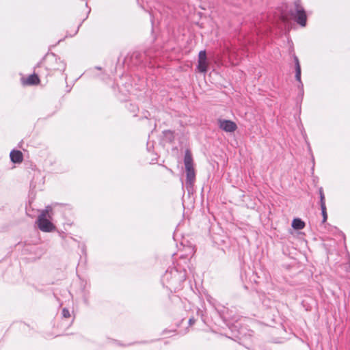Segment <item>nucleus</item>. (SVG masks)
I'll return each instance as SVG.
<instances>
[{
	"label": "nucleus",
	"instance_id": "14",
	"mask_svg": "<svg viewBox=\"0 0 350 350\" xmlns=\"http://www.w3.org/2000/svg\"><path fill=\"white\" fill-rule=\"evenodd\" d=\"M170 273L176 275H177L178 273V271L176 269H172L170 271Z\"/></svg>",
	"mask_w": 350,
	"mask_h": 350
},
{
	"label": "nucleus",
	"instance_id": "11",
	"mask_svg": "<svg viewBox=\"0 0 350 350\" xmlns=\"http://www.w3.org/2000/svg\"><path fill=\"white\" fill-rule=\"evenodd\" d=\"M321 209L322 215H323V221H322V222L325 223L327 221V211H326V206L325 205L321 206Z\"/></svg>",
	"mask_w": 350,
	"mask_h": 350
},
{
	"label": "nucleus",
	"instance_id": "18",
	"mask_svg": "<svg viewBox=\"0 0 350 350\" xmlns=\"http://www.w3.org/2000/svg\"><path fill=\"white\" fill-rule=\"evenodd\" d=\"M167 275H168V273H167V272H166V273H165V277H167Z\"/></svg>",
	"mask_w": 350,
	"mask_h": 350
},
{
	"label": "nucleus",
	"instance_id": "10",
	"mask_svg": "<svg viewBox=\"0 0 350 350\" xmlns=\"http://www.w3.org/2000/svg\"><path fill=\"white\" fill-rule=\"evenodd\" d=\"M319 196H320V205L321 206L325 205V195H324L323 190L322 187L319 188Z\"/></svg>",
	"mask_w": 350,
	"mask_h": 350
},
{
	"label": "nucleus",
	"instance_id": "2",
	"mask_svg": "<svg viewBox=\"0 0 350 350\" xmlns=\"http://www.w3.org/2000/svg\"><path fill=\"white\" fill-rule=\"evenodd\" d=\"M184 163L186 170V187L189 191L196 180V172L193 168L192 155L189 150H186L184 157Z\"/></svg>",
	"mask_w": 350,
	"mask_h": 350
},
{
	"label": "nucleus",
	"instance_id": "17",
	"mask_svg": "<svg viewBox=\"0 0 350 350\" xmlns=\"http://www.w3.org/2000/svg\"><path fill=\"white\" fill-rule=\"evenodd\" d=\"M180 279H181V280H185V275H183L180 277Z\"/></svg>",
	"mask_w": 350,
	"mask_h": 350
},
{
	"label": "nucleus",
	"instance_id": "16",
	"mask_svg": "<svg viewBox=\"0 0 350 350\" xmlns=\"http://www.w3.org/2000/svg\"><path fill=\"white\" fill-rule=\"evenodd\" d=\"M282 21H283L284 23H285V22H286V21H287L286 17H285V16H282Z\"/></svg>",
	"mask_w": 350,
	"mask_h": 350
},
{
	"label": "nucleus",
	"instance_id": "4",
	"mask_svg": "<svg viewBox=\"0 0 350 350\" xmlns=\"http://www.w3.org/2000/svg\"><path fill=\"white\" fill-rule=\"evenodd\" d=\"M208 63L207 62L205 51H200L198 54V70L199 72L206 73L207 72Z\"/></svg>",
	"mask_w": 350,
	"mask_h": 350
},
{
	"label": "nucleus",
	"instance_id": "1",
	"mask_svg": "<svg viewBox=\"0 0 350 350\" xmlns=\"http://www.w3.org/2000/svg\"><path fill=\"white\" fill-rule=\"evenodd\" d=\"M53 216V208L51 206H47L44 210L38 217L36 224L38 228L42 232H51L55 230V226L51 221Z\"/></svg>",
	"mask_w": 350,
	"mask_h": 350
},
{
	"label": "nucleus",
	"instance_id": "6",
	"mask_svg": "<svg viewBox=\"0 0 350 350\" xmlns=\"http://www.w3.org/2000/svg\"><path fill=\"white\" fill-rule=\"evenodd\" d=\"M10 159L13 163H20L23 161V154L20 150H12L10 154Z\"/></svg>",
	"mask_w": 350,
	"mask_h": 350
},
{
	"label": "nucleus",
	"instance_id": "12",
	"mask_svg": "<svg viewBox=\"0 0 350 350\" xmlns=\"http://www.w3.org/2000/svg\"><path fill=\"white\" fill-rule=\"evenodd\" d=\"M62 315H63V317H65V318H68V317H70V312H69V310H68V309H66V308H64V309L62 310Z\"/></svg>",
	"mask_w": 350,
	"mask_h": 350
},
{
	"label": "nucleus",
	"instance_id": "5",
	"mask_svg": "<svg viewBox=\"0 0 350 350\" xmlns=\"http://www.w3.org/2000/svg\"><path fill=\"white\" fill-rule=\"evenodd\" d=\"M218 124L219 127L227 132V133H232L237 130V126L235 122L231 121V120H218Z\"/></svg>",
	"mask_w": 350,
	"mask_h": 350
},
{
	"label": "nucleus",
	"instance_id": "8",
	"mask_svg": "<svg viewBox=\"0 0 350 350\" xmlns=\"http://www.w3.org/2000/svg\"><path fill=\"white\" fill-rule=\"evenodd\" d=\"M39 78L38 77L35 75V74H33V75H29L25 81H24V83L26 84V85H36V84H38L39 83Z\"/></svg>",
	"mask_w": 350,
	"mask_h": 350
},
{
	"label": "nucleus",
	"instance_id": "7",
	"mask_svg": "<svg viewBox=\"0 0 350 350\" xmlns=\"http://www.w3.org/2000/svg\"><path fill=\"white\" fill-rule=\"evenodd\" d=\"M294 62L295 64V78L297 81L301 83V66L298 57L295 55L294 56Z\"/></svg>",
	"mask_w": 350,
	"mask_h": 350
},
{
	"label": "nucleus",
	"instance_id": "15",
	"mask_svg": "<svg viewBox=\"0 0 350 350\" xmlns=\"http://www.w3.org/2000/svg\"><path fill=\"white\" fill-rule=\"evenodd\" d=\"M195 320L193 319H190L189 320V325H192L194 323Z\"/></svg>",
	"mask_w": 350,
	"mask_h": 350
},
{
	"label": "nucleus",
	"instance_id": "13",
	"mask_svg": "<svg viewBox=\"0 0 350 350\" xmlns=\"http://www.w3.org/2000/svg\"><path fill=\"white\" fill-rule=\"evenodd\" d=\"M59 66L54 68L55 70H64L65 69V64L61 62L59 59Z\"/></svg>",
	"mask_w": 350,
	"mask_h": 350
},
{
	"label": "nucleus",
	"instance_id": "9",
	"mask_svg": "<svg viewBox=\"0 0 350 350\" xmlns=\"http://www.w3.org/2000/svg\"><path fill=\"white\" fill-rule=\"evenodd\" d=\"M292 227L295 230H301L305 227V223L299 218H295L292 221Z\"/></svg>",
	"mask_w": 350,
	"mask_h": 350
},
{
	"label": "nucleus",
	"instance_id": "3",
	"mask_svg": "<svg viewBox=\"0 0 350 350\" xmlns=\"http://www.w3.org/2000/svg\"><path fill=\"white\" fill-rule=\"evenodd\" d=\"M291 15L298 24L302 27L306 25V14L304 8L299 3H295V10L291 12Z\"/></svg>",
	"mask_w": 350,
	"mask_h": 350
}]
</instances>
